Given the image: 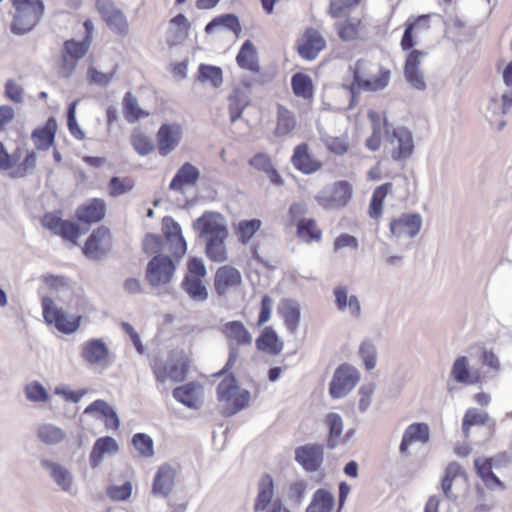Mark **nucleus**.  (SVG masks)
Here are the masks:
<instances>
[{
    "instance_id": "nucleus-57",
    "label": "nucleus",
    "mask_w": 512,
    "mask_h": 512,
    "mask_svg": "<svg viewBox=\"0 0 512 512\" xmlns=\"http://www.w3.org/2000/svg\"><path fill=\"white\" fill-rule=\"evenodd\" d=\"M130 142L134 150L141 156H146L154 150L150 137L139 129L133 131Z\"/></svg>"
},
{
    "instance_id": "nucleus-35",
    "label": "nucleus",
    "mask_w": 512,
    "mask_h": 512,
    "mask_svg": "<svg viewBox=\"0 0 512 512\" xmlns=\"http://www.w3.org/2000/svg\"><path fill=\"white\" fill-rule=\"evenodd\" d=\"M190 22L182 13L174 16L169 22L167 31V44L175 46L183 42L189 35Z\"/></svg>"
},
{
    "instance_id": "nucleus-43",
    "label": "nucleus",
    "mask_w": 512,
    "mask_h": 512,
    "mask_svg": "<svg viewBox=\"0 0 512 512\" xmlns=\"http://www.w3.org/2000/svg\"><path fill=\"white\" fill-rule=\"evenodd\" d=\"M122 112L125 120L129 123L137 122L149 116V112L140 107L136 96L130 91L123 96Z\"/></svg>"
},
{
    "instance_id": "nucleus-29",
    "label": "nucleus",
    "mask_w": 512,
    "mask_h": 512,
    "mask_svg": "<svg viewBox=\"0 0 512 512\" xmlns=\"http://www.w3.org/2000/svg\"><path fill=\"white\" fill-rule=\"evenodd\" d=\"M256 348L266 354L279 355L284 348V342L272 326H266L262 329L255 340Z\"/></svg>"
},
{
    "instance_id": "nucleus-2",
    "label": "nucleus",
    "mask_w": 512,
    "mask_h": 512,
    "mask_svg": "<svg viewBox=\"0 0 512 512\" xmlns=\"http://www.w3.org/2000/svg\"><path fill=\"white\" fill-rule=\"evenodd\" d=\"M191 365V355L183 349L169 351L166 359L154 357L150 363L155 380L159 384H164L168 380L175 383L183 382L189 374Z\"/></svg>"
},
{
    "instance_id": "nucleus-46",
    "label": "nucleus",
    "mask_w": 512,
    "mask_h": 512,
    "mask_svg": "<svg viewBox=\"0 0 512 512\" xmlns=\"http://www.w3.org/2000/svg\"><path fill=\"white\" fill-rule=\"evenodd\" d=\"M333 294L339 310L343 311L348 308L352 315L359 316L361 310L359 300L355 295L348 297L347 287L338 286L334 289Z\"/></svg>"
},
{
    "instance_id": "nucleus-40",
    "label": "nucleus",
    "mask_w": 512,
    "mask_h": 512,
    "mask_svg": "<svg viewBox=\"0 0 512 512\" xmlns=\"http://www.w3.org/2000/svg\"><path fill=\"white\" fill-rule=\"evenodd\" d=\"M452 375L457 382L467 385H474L481 381V372L479 370L470 371L465 356L456 359L452 367Z\"/></svg>"
},
{
    "instance_id": "nucleus-30",
    "label": "nucleus",
    "mask_w": 512,
    "mask_h": 512,
    "mask_svg": "<svg viewBox=\"0 0 512 512\" xmlns=\"http://www.w3.org/2000/svg\"><path fill=\"white\" fill-rule=\"evenodd\" d=\"M81 357L91 365L107 362L109 349L101 339H90L81 345Z\"/></svg>"
},
{
    "instance_id": "nucleus-54",
    "label": "nucleus",
    "mask_w": 512,
    "mask_h": 512,
    "mask_svg": "<svg viewBox=\"0 0 512 512\" xmlns=\"http://www.w3.org/2000/svg\"><path fill=\"white\" fill-rule=\"evenodd\" d=\"M325 422L329 427L327 446L328 448L333 449L339 443V438L343 430V422L341 417L336 413L327 414Z\"/></svg>"
},
{
    "instance_id": "nucleus-42",
    "label": "nucleus",
    "mask_w": 512,
    "mask_h": 512,
    "mask_svg": "<svg viewBox=\"0 0 512 512\" xmlns=\"http://www.w3.org/2000/svg\"><path fill=\"white\" fill-rule=\"evenodd\" d=\"M119 450L118 443L110 436L98 438L90 453V463L92 467H97L101 463L106 453H117Z\"/></svg>"
},
{
    "instance_id": "nucleus-16",
    "label": "nucleus",
    "mask_w": 512,
    "mask_h": 512,
    "mask_svg": "<svg viewBox=\"0 0 512 512\" xmlns=\"http://www.w3.org/2000/svg\"><path fill=\"white\" fill-rule=\"evenodd\" d=\"M422 227V218L419 214L403 213L393 217L389 223L390 236L393 238H414Z\"/></svg>"
},
{
    "instance_id": "nucleus-53",
    "label": "nucleus",
    "mask_w": 512,
    "mask_h": 512,
    "mask_svg": "<svg viewBox=\"0 0 512 512\" xmlns=\"http://www.w3.org/2000/svg\"><path fill=\"white\" fill-rule=\"evenodd\" d=\"M459 477H463L466 479L465 471L463 470L461 465L458 464L457 462L449 463L448 466L446 467L445 475L441 483L442 491L447 498L454 497L451 488L453 482Z\"/></svg>"
},
{
    "instance_id": "nucleus-59",
    "label": "nucleus",
    "mask_w": 512,
    "mask_h": 512,
    "mask_svg": "<svg viewBox=\"0 0 512 512\" xmlns=\"http://www.w3.org/2000/svg\"><path fill=\"white\" fill-rule=\"evenodd\" d=\"M198 78L201 82L209 81L214 87H219L223 82L221 68L205 64L199 66Z\"/></svg>"
},
{
    "instance_id": "nucleus-11",
    "label": "nucleus",
    "mask_w": 512,
    "mask_h": 512,
    "mask_svg": "<svg viewBox=\"0 0 512 512\" xmlns=\"http://www.w3.org/2000/svg\"><path fill=\"white\" fill-rule=\"evenodd\" d=\"M326 48L327 40L325 36L314 27H307L296 43L298 55L306 61L315 60Z\"/></svg>"
},
{
    "instance_id": "nucleus-1",
    "label": "nucleus",
    "mask_w": 512,
    "mask_h": 512,
    "mask_svg": "<svg viewBox=\"0 0 512 512\" xmlns=\"http://www.w3.org/2000/svg\"><path fill=\"white\" fill-rule=\"evenodd\" d=\"M353 81L347 86L351 102L356 101L361 92H378L385 89L391 78L390 69L367 59H358L350 67Z\"/></svg>"
},
{
    "instance_id": "nucleus-5",
    "label": "nucleus",
    "mask_w": 512,
    "mask_h": 512,
    "mask_svg": "<svg viewBox=\"0 0 512 512\" xmlns=\"http://www.w3.org/2000/svg\"><path fill=\"white\" fill-rule=\"evenodd\" d=\"M220 331L227 341L229 347V356L224 367L217 375L226 374L231 370L238 359V348L249 346L252 343V336L245 325L239 320L228 321L224 323Z\"/></svg>"
},
{
    "instance_id": "nucleus-25",
    "label": "nucleus",
    "mask_w": 512,
    "mask_h": 512,
    "mask_svg": "<svg viewBox=\"0 0 512 512\" xmlns=\"http://www.w3.org/2000/svg\"><path fill=\"white\" fill-rule=\"evenodd\" d=\"M106 204L103 199L91 198L85 203L79 205L75 216L78 222L91 225L98 223L105 217Z\"/></svg>"
},
{
    "instance_id": "nucleus-22",
    "label": "nucleus",
    "mask_w": 512,
    "mask_h": 512,
    "mask_svg": "<svg viewBox=\"0 0 512 512\" xmlns=\"http://www.w3.org/2000/svg\"><path fill=\"white\" fill-rule=\"evenodd\" d=\"M162 232L169 243V251L176 258H181L187 251V243L182 235L180 225L171 217L163 218Z\"/></svg>"
},
{
    "instance_id": "nucleus-6",
    "label": "nucleus",
    "mask_w": 512,
    "mask_h": 512,
    "mask_svg": "<svg viewBox=\"0 0 512 512\" xmlns=\"http://www.w3.org/2000/svg\"><path fill=\"white\" fill-rule=\"evenodd\" d=\"M90 47L82 40H65L56 62L58 76L63 79H69L75 73L79 61L89 52Z\"/></svg>"
},
{
    "instance_id": "nucleus-4",
    "label": "nucleus",
    "mask_w": 512,
    "mask_h": 512,
    "mask_svg": "<svg viewBox=\"0 0 512 512\" xmlns=\"http://www.w3.org/2000/svg\"><path fill=\"white\" fill-rule=\"evenodd\" d=\"M15 9L11 22V32L22 35L30 32L39 22L44 13L41 0H11Z\"/></svg>"
},
{
    "instance_id": "nucleus-38",
    "label": "nucleus",
    "mask_w": 512,
    "mask_h": 512,
    "mask_svg": "<svg viewBox=\"0 0 512 512\" xmlns=\"http://www.w3.org/2000/svg\"><path fill=\"white\" fill-rule=\"evenodd\" d=\"M200 177L197 167L189 162L184 163L176 172L170 182L169 188L174 191H182L185 186L196 184Z\"/></svg>"
},
{
    "instance_id": "nucleus-55",
    "label": "nucleus",
    "mask_w": 512,
    "mask_h": 512,
    "mask_svg": "<svg viewBox=\"0 0 512 512\" xmlns=\"http://www.w3.org/2000/svg\"><path fill=\"white\" fill-rule=\"evenodd\" d=\"M37 435L39 439L48 445L60 443L65 438V432L52 424H43L39 426Z\"/></svg>"
},
{
    "instance_id": "nucleus-36",
    "label": "nucleus",
    "mask_w": 512,
    "mask_h": 512,
    "mask_svg": "<svg viewBox=\"0 0 512 512\" xmlns=\"http://www.w3.org/2000/svg\"><path fill=\"white\" fill-rule=\"evenodd\" d=\"M291 88L293 94L312 103L315 95V87L310 75L304 72H297L291 77Z\"/></svg>"
},
{
    "instance_id": "nucleus-60",
    "label": "nucleus",
    "mask_w": 512,
    "mask_h": 512,
    "mask_svg": "<svg viewBox=\"0 0 512 512\" xmlns=\"http://www.w3.org/2000/svg\"><path fill=\"white\" fill-rule=\"evenodd\" d=\"M183 287L194 300L203 301L208 296L207 289L203 284V279H184Z\"/></svg>"
},
{
    "instance_id": "nucleus-19",
    "label": "nucleus",
    "mask_w": 512,
    "mask_h": 512,
    "mask_svg": "<svg viewBox=\"0 0 512 512\" xmlns=\"http://www.w3.org/2000/svg\"><path fill=\"white\" fill-rule=\"evenodd\" d=\"M111 243L110 230L105 226H99L90 234L82 251L88 258L99 259L109 250Z\"/></svg>"
},
{
    "instance_id": "nucleus-63",
    "label": "nucleus",
    "mask_w": 512,
    "mask_h": 512,
    "mask_svg": "<svg viewBox=\"0 0 512 512\" xmlns=\"http://www.w3.org/2000/svg\"><path fill=\"white\" fill-rule=\"evenodd\" d=\"M206 273L202 259L192 257L187 261V271L184 279H204Z\"/></svg>"
},
{
    "instance_id": "nucleus-9",
    "label": "nucleus",
    "mask_w": 512,
    "mask_h": 512,
    "mask_svg": "<svg viewBox=\"0 0 512 512\" xmlns=\"http://www.w3.org/2000/svg\"><path fill=\"white\" fill-rule=\"evenodd\" d=\"M257 488L258 492L253 505L255 512H290L279 498H275L274 481L271 475L263 474Z\"/></svg>"
},
{
    "instance_id": "nucleus-13",
    "label": "nucleus",
    "mask_w": 512,
    "mask_h": 512,
    "mask_svg": "<svg viewBox=\"0 0 512 512\" xmlns=\"http://www.w3.org/2000/svg\"><path fill=\"white\" fill-rule=\"evenodd\" d=\"M353 195L352 184L346 180L334 182L329 189L316 197L317 202L327 209H340L348 205Z\"/></svg>"
},
{
    "instance_id": "nucleus-8",
    "label": "nucleus",
    "mask_w": 512,
    "mask_h": 512,
    "mask_svg": "<svg viewBox=\"0 0 512 512\" xmlns=\"http://www.w3.org/2000/svg\"><path fill=\"white\" fill-rule=\"evenodd\" d=\"M41 304L43 317L47 324L54 325L57 330L64 334H71L79 328L81 316L69 317L49 297H44Z\"/></svg>"
},
{
    "instance_id": "nucleus-26",
    "label": "nucleus",
    "mask_w": 512,
    "mask_h": 512,
    "mask_svg": "<svg viewBox=\"0 0 512 512\" xmlns=\"http://www.w3.org/2000/svg\"><path fill=\"white\" fill-rule=\"evenodd\" d=\"M172 395L183 405L198 409L202 404L203 386L195 381L188 382L174 388Z\"/></svg>"
},
{
    "instance_id": "nucleus-34",
    "label": "nucleus",
    "mask_w": 512,
    "mask_h": 512,
    "mask_svg": "<svg viewBox=\"0 0 512 512\" xmlns=\"http://www.w3.org/2000/svg\"><path fill=\"white\" fill-rule=\"evenodd\" d=\"M85 414L98 413L104 422L107 430H117L120 426L119 418L115 410L104 400L97 399L88 405L85 410Z\"/></svg>"
},
{
    "instance_id": "nucleus-3",
    "label": "nucleus",
    "mask_w": 512,
    "mask_h": 512,
    "mask_svg": "<svg viewBox=\"0 0 512 512\" xmlns=\"http://www.w3.org/2000/svg\"><path fill=\"white\" fill-rule=\"evenodd\" d=\"M217 399L222 405L223 413L231 416L247 407L250 401V392L242 389L235 376L227 374L216 389Z\"/></svg>"
},
{
    "instance_id": "nucleus-44",
    "label": "nucleus",
    "mask_w": 512,
    "mask_h": 512,
    "mask_svg": "<svg viewBox=\"0 0 512 512\" xmlns=\"http://www.w3.org/2000/svg\"><path fill=\"white\" fill-rule=\"evenodd\" d=\"M249 95L241 89H234L228 97V110L231 122L239 119L246 107L250 105Z\"/></svg>"
},
{
    "instance_id": "nucleus-45",
    "label": "nucleus",
    "mask_w": 512,
    "mask_h": 512,
    "mask_svg": "<svg viewBox=\"0 0 512 512\" xmlns=\"http://www.w3.org/2000/svg\"><path fill=\"white\" fill-rule=\"evenodd\" d=\"M296 235L304 243L320 242L322 240V230L313 218H308L299 222L296 227Z\"/></svg>"
},
{
    "instance_id": "nucleus-64",
    "label": "nucleus",
    "mask_w": 512,
    "mask_h": 512,
    "mask_svg": "<svg viewBox=\"0 0 512 512\" xmlns=\"http://www.w3.org/2000/svg\"><path fill=\"white\" fill-rule=\"evenodd\" d=\"M359 353L367 370H371L376 366L377 352L371 341H364L360 346Z\"/></svg>"
},
{
    "instance_id": "nucleus-17",
    "label": "nucleus",
    "mask_w": 512,
    "mask_h": 512,
    "mask_svg": "<svg viewBox=\"0 0 512 512\" xmlns=\"http://www.w3.org/2000/svg\"><path fill=\"white\" fill-rule=\"evenodd\" d=\"M183 138V128L179 123H164L156 133L158 153L165 157L174 151Z\"/></svg>"
},
{
    "instance_id": "nucleus-52",
    "label": "nucleus",
    "mask_w": 512,
    "mask_h": 512,
    "mask_svg": "<svg viewBox=\"0 0 512 512\" xmlns=\"http://www.w3.org/2000/svg\"><path fill=\"white\" fill-rule=\"evenodd\" d=\"M490 422V416L486 411H479L475 408H470L465 412L462 419V431L466 437L470 434L472 426H484Z\"/></svg>"
},
{
    "instance_id": "nucleus-10",
    "label": "nucleus",
    "mask_w": 512,
    "mask_h": 512,
    "mask_svg": "<svg viewBox=\"0 0 512 512\" xmlns=\"http://www.w3.org/2000/svg\"><path fill=\"white\" fill-rule=\"evenodd\" d=\"M176 264L167 256L158 254L147 264L145 278L152 287L164 286L171 282Z\"/></svg>"
},
{
    "instance_id": "nucleus-33",
    "label": "nucleus",
    "mask_w": 512,
    "mask_h": 512,
    "mask_svg": "<svg viewBox=\"0 0 512 512\" xmlns=\"http://www.w3.org/2000/svg\"><path fill=\"white\" fill-rule=\"evenodd\" d=\"M278 313L283 319L287 330L292 334L296 333L301 319L299 303L290 298L282 299L278 306Z\"/></svg>"
},
{
    "instance_id": "nucleus-50",
    "label": "nucleus",
    "mask_w": 512,
    "mask_h": 512,
    "mask_svg": "<svg viewBox=\"0 0 512 512\" xmlns=\"http://www.w3.org/2000/svg\"><path fill=\"white\" fill-rule=\"evenodd\" d=\"M262 222L259 219L241 220L235 226V235L241 244H248L260 230Z\"/></svg>"
},
{
    "instance_id": "nucleus-18",
    "label": "nucleus",
    "mask_w": 512,
    "mask_h": 512,
    "mask_svg": "<svg viewBox=\"0 0 512 512\" xmlns=\"http://www.w3.org/2000/svg\"><path fill=\"white\" fill-rule=\"evenodd\" d=\"M200 237L228 235L225 218L218 212L206 211L193 224Z\"/></svg>"
},
{
    "instance_id": "nucleus-28",
    "label": "nucleus",
    "mask_w": 512,
    "mask_h": 512,
    "mask_svg": "<svg viewBox=\"0 0 512 512\" xmlns=\"http://www.w3.org/2000/svg\"><path fill=\"white\" fill-rule=\"evenodd\" d=\"M430 439V428L426 423L410 424L404 431L399 451L403 456H409V447L416 443L425 444Z\"/></svg>"
},
{
    "instance_id": "nucleus-7",
    "label": "nucleus",
    "mask_w": 512,
    "mask_h": 512,
    "mask_svg": "<svg viewBox=\"0 0 512 512\" xmlns=\"http://www.w3.org/2000/svg\"><path fill=\"white\" fill-rule=\"evenodd\" d=\"M95 8L111 32L121 37L128 35L127 17L112 0H95Z\"/></svg>"
},
{
    "instance_id": "nucleus-49",
    "label": "nucleus",
    "mask_w": 512,
    "mask_h": 512,
    "mask_svg": "<svg viewBox=\"0 0 512 512\" xmlns=\"http://www.w3.org/2000/svg\"><path fill=\"white\" fill-rule=\"evenodd\" d=\"M395 136L398 145L393 149L391 157L395 161L405 160L412 155L414 150L412 135L407 131H399Z\"/></svg>"
},
{
    "instance_id": "nucleus-61",
    "label": "nucleus",
    "mask_w": 512,
    "mask_h": 512,
    "mask_svg": "<svg viewBox=\"0 0 512 512\" xmlns=\"http://www.w3.org/2000/svg\"><path fill=\"white\" fill-rule=\"evenodd\" d=\"M361 0H330L328 14L330 17H340L352 10L360 3Z\"/></svg>"
},
{
    "instance_id": "nucleus-15",
    "label": "nucleus",
    "mask_w": 512,
    "mask_h": 512,
    "mask_svg": "<svg viewBox=\"0 0 512 512\" xmlns=\"http://www.w3.org/2000/svg\"><path fill=\"white\" fill-rule=\"evenodd\" d=\"M42 225L53 234L62 237L64 240L77 244L81 235L80 227L77 223L64 220L57 213H46L41 220Z\"/></svg>"
},
{
    "instance_id": "nucleus-14",
    "label": "nucleus",
    "mask_w": 512,
    "mask_h": 512,
    "mask_svg": "<svg viewBox=\"0 0 512 512\" xmlns=\"http://www.w3.org/2000/svg\"><path fill=\"white\" fill-rule=\"evenodd\" d=\"M360 379L358 371L347 364L340 365L329 385L330 396L334 399L346 396Z\"/></svg>"
},
{
    "instance_id": "nucleus-48",
    "label": "nucleus",
    "mask_w": 512,
    "mask_h": 512,
    "mask_svg": "<svg viewBox=\"0 0 512 512\" xmlns=\"http://www.w3.org/2000/svg\"><path fill=\"white\" fill-rule=\"evenodd\" d=\"M223 26L239 36L242 32V27L239 19L234 14H223L213 18L206 26L205 32L207 34L213 33L216 27Z\"/></svg>"
},
{
    "instance_id": "nucleus-12",
    "label": "nucleus",
    "mask_w": 512,
    "mask_h": 512,
    "mask_svg": "<svg viewBox=\"0 0 512 512\" xmlns=\"http://www.w3.org/2000/svg\"><path fill=\"white\" fill-rule=\"evenodd\" d=\"M335 20L334 31L341 42L356 43L364 39L366 26L360 17L347 13L340 17H332Z\"/></svg>"
},
{
    "instance_id": "nucleus-56",
    "label": "nucleus",
    "mask_w": 512,
    "mask_h": 512,
    "mask_svg": "<svg viewBox=\"0 0 512 512\" xmlns=\"http://www.w3.org/2000/svg\"><path fill=\"white\" fill-rule=\"evenodd\" d=\"M134 181L131 177H112L107 185V192L110 197H118L130 192L134 188Z\"/></svg>"
},
{
    "instance_id": "nucleus-37",
    "label": "nucleus",
    "mask_w": 512,
    "mask_h": 512,
    "mask_svg": "<svg viewBox=\"0 0 512 512\" xmlns=\"http://www.w3.org/2000/svg\"><path fill=\"white\" fill-rule=\"evenodd\" d=\"M176 471L170 465H162L159 467L152 485L154 494L168 496L174 486Z\"/></svg>"
},
{
    "instance_id": "nucleus-39",
    "label": "nucleus",
    "mask_w": 512,
    "mask_h": 512,
    "mask_svg": "<svg viewBox=\"0 0 512 512\" xmlns=\"http://www.w3.org/2000/svg\"><path fill=\"white\" fill-rule=\"evenodd\" d=\"M227 238L228 235H219L206 238L205 254L210 261L216 263H223L227 261Z\"/></svg>"
},
{
    "instance_id": "nucleus-27",
    "label": "nucleus",
    "mask_w": 512,
    "mask_h": 512,
    "mask_svg": "<svg viewBox=\"0 0 512 512\" xmlns=\"http://www.w3.org/2000/svg\"><path fill=\"white\" fill-rule=\"evenodd\" d=\"M297 126L298 122L295 113L283 104L277 103L273 136L278 139L290 136Z\"/></svg>"
},
{
    "instance_id": "nucleus-62",
    "label": "nucleus",
    "mask_w": 512,
    "mask_h": 512,
    "mask_svg": "<svg viewBox=\"0 0 512 512\" xmlns=\"http://www.w3.org/2000/svg\"><path fill=\"white\" fill-rule=\"evenodd\" d=\"M326 148L333 154L344 155L350 148L349 140L347 135L337 137H327L324 140Z\"/></svg>"
},
{
    "instance_id": "nucleus-47",
    "label": "nucleus",
    "mask_w": 512,
    "mask_h": 512,
    "mask_svg": "<svg viewBox=\"0 0 512 512\" xmlns=\"http://www.w3.org/2000/svg\"><path fill=\"white\" fill-rule=\"evenodd\" d=\"M334 496L325 489H318L313 494L306 512H332L334 507Z\"/></svg>"
},
{
    "instance_id": "nucleus-32",
    "label": "nucleus",
    "mask_w": 512,
    "mask_h": 512,
    "mask_svg": "<svg viewBox=\"0 0 512 512\" xmlns=\"http://www.w3.org/2000/svg\"><path fill=\"white\" fill-rule=\"evenodd\" d=\"M237 65L253 74H259L261 66L255 45L250 40L244 41L236 55Z\"/></svg>"
},
{
    "instance_id": "nucleus-24",
    "label": "nucleus",
    "mask_w": 512,
    "mask_h": 512,
    "mask_svg": "<svg viewBox=\"0 0 512 512\" xmlns=\"http://www.w3.org/2000/svg\"><path fill=\"white\" fill-rule=\"evenodd\" d=\"M324 459L322 445L307 444L295 450V460L308 472L317 471Z\"/></svg>"
},
{
    "instance_id": "nucleus-58",
    "label": "nucleus",
    "mask_w": 512,
    "mask_h": 512,
    "mask_svg": "<svg viewBox=\"0 0 512 512\" xmlns=\"http://www.w3.org/2000/svg\"><path fill=\"white\" fill-rule=\"evenodd\" d=\"M132 445L138 454L144 458H150L154 455L153 439L145 433H136L132 437Z\"/></svg>"
},
{
    "instance_id": "nucleus-51",
    "label": "nucleus",
    "mask_w": 512,
    "mask_h": 512,
    "mask_svg": "<svg viewBox=\"0 0 512 512\" xmlns=\"http://www.w3.org/2000/svg\"><path fill=\"white\" fill-rule=\"evenodd\" d=\"M41 465L45 469L50 470L51 477L63 490L71 488L72 476L67 469L49 460H42Z\"/></svg>"
},
{
    "instance_id": "nucleus-23",
    "label": "nucleus",
    "mask_w": 512,
    "mask_h": 512,
    "mask_svg": "<svg viewBox=\"0 0 512 512\" xmlns=\"http://www.w3.org/2000/svg\"><path fill=\"white\" fill-rule=\"evenodd\" d=\"M242 283V275L231 265L220 266L214 275V289L218 295H225Z\"/></svg>"
},
{
    "instance_id": "nucleus-20",
    "label": "nucleus",
    "mask_w": 512,
    "mask_h": 512,
    "mask_svg": "<svg viewBox=\"0 0 512 512\" xmlns=\"http://www.w3.org/2000/svg\"><path fill=\"white\" fill-rule=\"evenodd\" d=\"M293 167L305 175H310L320 171L323 163L313 155L307 143H300L293 149L291 156Z\"/></svg>"
},
{
    "instance_id": "nucleus-41",
    "label": "nucleus",
    "mask_w": 512,
    "mask_h": 512,
    "mask_svg": "<svg viewBox=\"0 0 512 512\" xmlns=\"http://www.w3.org/2000/svg\"><path fill=\"white\" fill-rule=\"evenodd\" d=\"M392 188V183L386 182L374 189L368 206V215L370 218L378 221L382 217L385 199L392 191Z\"/></svg>"
},
{
    "instance_id": "nucleus-31",
    "label": "nucleus",
    "mask_w": 512,
    "mask_h": 512,
    "mask_svg": "<svg viewBox=\"0 0 512 512\" xmlns=\"http://www.w3.org/2000/svg\"><path fill=\"white\" fill-rule=\"evenodd\" d=\"M57 132V122L50 117L43 126L35 128L31 133V139L37 150L47 151L54 145Z\"/></svg>"
},
{
    "instance_id": "nucleus-21",
    "label": "nucleus",
    "mask_w": 512,
    "mask_h": 512,
    "mask_svg": "<svg viewBox=\"0 0 512 512\" xmlns=\"http://www.w3.org/2000/svg\"><path fill=\"white\" fill-rule=\"evenodd\" d=\"M426 56V52L418 49L411 50L404 63V77L409 85L423 91L426 89V82L423 72L420 70L422 58Z\"/></svg>"
}]
</instances>
